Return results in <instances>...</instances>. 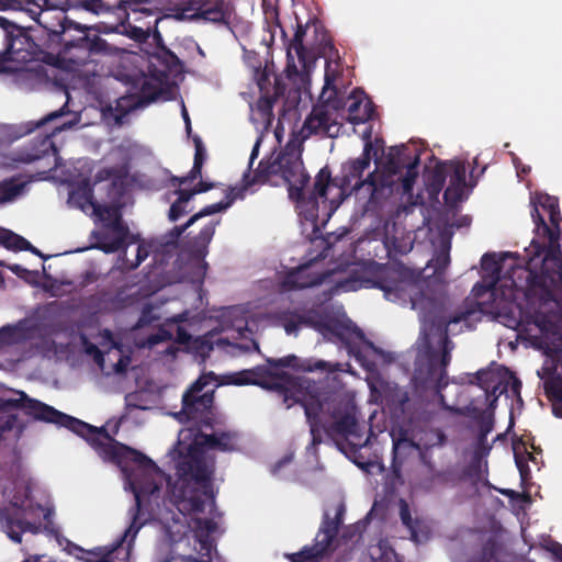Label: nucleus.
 Instances as JSON below:
<instances>
[{"label": "nucleus", "mask_w": 562, "mask_h": 562, "mask_svg": "<svg viewBox=\"0 0 562 562\" xmlns=\"http://www.w3.org/2000/svg\"><path fill=\"white\" fill-rule=\"evenodd\" d=\"M19 395L20 409L35 420L65 427L86 439L95 452L104 460L116 464L131 490L135 504L130 509L131 524L113 547L102 555L100 562H115L114 558L124 551L123 560L130 554V549L143 522H139L142 496L153 495L159 490L154 480L156 463L143 452L115 440L104 427L97 428L76 417L69 416L55 407L30 397L24 391H13Z\"/></svg>", "instance_id": "1"}, {"label": "nucleus", "mask_w": 562, "mask_h": 562, "mask_svg": "<svg viewBox=\"0 0 562 562\" xmlns=\"http://www.w3.org/2000/svg\"><path fill=\"white\" fill-rule=\"evenodd\" d=\"M268 366H257L236 374V385H259L268 390H284L282 382L290 384L294 390L291 398L304 408L306 422L310 426L312 442H321V432L330 437L346 439L350 453L356 454L363 446L352 442L349 438H361L359 424L356 417V405L342 394L324 387L315 381L307 379L293 380L286 372L273 371L281 368H296L297 357L289 355L283 358L267 359Z\"/></svg>", "instance_id": "2"}, {"label": "nucleus", "mask_w": 562, "mask_h": 562, "mask_svg": "<svg viewBox=\"0 0 562 562\" xmlns=\"http://www.w3.org/2000/svg\"><path fill=\"white\" fill-rule=\"evenodd\" d=\"M412 305L414 310H419L422 322L420 349L413 382L419 392L440 393L448 385L447 368L454 348L448 335L449 326L463 322L470 327L473 316L480 318L481 310L475 303L449 314L442 302L424 295L412 299Z\"/></svg>", "instance_id": "3"}, {"label": "nucleus", "mask_w": 562, "mask_h": 562, "mask_svg": "<svg viewBox=\"0 0 562 562\" xmlns=\"http://www.w3.org/2000/svg\"><path fill=\"white\" fill-rule=\"evenodd\" d=\"M205 449L233 452L238 450L236 431H214L194 435V440L179 450L181 454L177 463V472L181 480L178 492L180 510L187 513H204L205 501L214 503L215 493L213 476L215 460L209 459Z\"/></svg>", "instance_id": "4"}, {"label": "nucleus", "mask_w": 562, "mask_h": 562, "mask_svg": "<svg viewBox=\"0 0 562 562\" xmlns=\"http://www.w3.org/2000/svg\"><path fill=\"white\" fill-rule=\"evenodd\" d=\"M372 155H376L370 136L364 143L362 154L341 165L339 175L333 177L328 166L323 167L315 176L314 190L319 196V227L324 226L339 204L351 194L368 193L363 205L364 213L376 214L381 211L380 199L373 198V187L368 183L369 175L363 179V172L369 169Z\"/></svg>", "instance_id": "5"}, {"label": "nucleus", "mask_w": 562, "mask_h": 562, "mask_svg": "<svg viewBox=\"0 0 562 562\" xmlns=\"http://www.w3.org/2000/svg\"><path fill=\"white\" fill-rule=\"evenodd\" d=\"M37 24L47 40L45 45L56 49L63 61L74 66L88 64L93 56L112 54V47L94 30L69 20L65 11L58 9L42 10Z\"/></svg>", "instance_id": "6"}, {"label": "nucleus", "mask_w": 562, "mask_h": 562, "mask_svg": "<svg viewBox=\"0 0 562 562\" xmlns=\"http://www.w3.org/2000/svg\"><path fill=\"white\" fill-rule=\"evenodd\" d=\"M535 223V238L526 248L527 283L530 289L562 291V250L559 231L544 221L536 204L530 212Z\"/></svg>", "instance_id": "7"}, {"label": "nucleus", "mask_w": 562, "mask_h": 562, "mask_svg": "<svg viewBox=\"0 0 562 562\" xmlns=\"http://www.w3.org/2000/svg\"><path fill=\"white\" fill-rule=\"evenodd\" d=\"M79 3L82 9L97 15L113 13L122 19L132 13L135 22L148 19L143 26L121 22L113 29L138 43L146 42L162 19L159 8L151 0H80Z\"/></svg>", "instance_id": "8"}, {"label": "nucleus", "mask_w": 562, "mask_h": 562, "mask_svg": "<svg viewBox=\"0 0 562 562\" xmlns=\"http://www.w3.org/2000/svg\"><path fill=\"white\" fill-rule=\"evenodd\" d=\"M279 176L288 183L289 198L295 202L299 215L319 228L321 203L314 188L306 194L310 176L305 171L301 154L286 146L278 156Z\"/></svg>", "instance_id": "9"}, {"label": "nucleus", "mask_w": 562, "mask_h": 562, "mask_svg": "<svg viewBox=\"0 0 562 562\" xmlns=\"http://www.w3.org/2000/svg\"><path fill=\"white\" fill-rule=\"evenodd\" d=\"M64 114L65 112L63 109H60L47 114L37 122L27 123V126H30L27 128V133H31L36 128L45 130L20 150V161L25 164L41 161L43 162V168L45 169L44 172L55 170L61 165V158L59 157L58 148L56 147L53 137L65 128L70 127L71 123L54 125L49 131L46 128V126L60 119Z\"/></svg>", "instance_id": "10"}, {"label": "nucleus", "mask_w": 562, "mask_h": 562, "mask_svg": "<svg viewBox=\"0 0 562 562\" xmlns=\"http://www.w3.org/2000/svg\"><path fill=\"white\" fill-rule=\"evenodd\" d=\"M330 63L326 61L325 85L322 90L321 99L322 105L313 108L310 115L306 117L302 132L311 134H322L328 137H335L340 126L333 119L329 108L338 111L345 108L342 98L339 97L337 88L334 86L335 75L329 72Z\"/></svg>", "instance_id": "11"}, {"label": "nucleus", "mask_w": 562, "mask_h": 562, "mask_svg": "<svg viewBox=\"0 0 562 562\" xmlns=\"http://www.w3.org/2000/svg\"><path fill=\"white\" fill-rule=\"evenodd\" d=\"M407 149L405 145L391 147L383 162L376 160V167L369 172L368 183L373 187V198L380 199L383 203L393 194L394 187L401 179V172L407 167L402 159L403 153Z\"/></svg>", "instance_id": "12"}, {"label": "nucleus", "mask_w": 562, "mask_h": 562, "mask_svg": "<svg viewBox=\"0 0 562 562\" xmlns=\"http://www.w3.org/2000/svg\"><path fill=\"white\" fill-rule=\"evenodd\" d=\"M232 12V0H182L173 16L177 20L202 19L212 23L228 24Z\"/></svg>", "instance_id": "13"}, {"label": "nucleus", "mask_w": 562, "mask_h": 562, "mask_svg": "<svg viewBox=\"0 0 562 562\" xmlns=\"http://www.w3.org/2000/svg\"><path fill=\"white\" fill-rule=\"evenodd\" d=\"M213 392H205L201 396L191 397L190 393L182 395V408L175 414L181 424L192 423L194 428L190 430L200 434L203 428H213L215 414L213 412Z\"/></svg>", "instance_id": "14"}, {"label": "nucleus", "mask_w": 562, "mask_h": 562, "mask_svg": "<svg viewBox=\"0 0 562 562\" xmlns=\"http://www.w3.org/2000/svg\"><path fill=\"white\" fill-rule=\"evenodd\" d=\"M438 420L439 413L436 411H423L411 420V432L417 449H429L446 442L445 432L438 427H432V424Z\"/></svg>", "instance_id": "15"}, {"label": "nucleus", "mask_w": 562, "mask_h": 562, "mask_svg": "<svg viewBox=\"0 0 562 562\" xmlns=\"http://www.w3.org/2000/svg\"><path fill=\"white\" fill-rule=\"evenodd\" d=\"M0 26L5 32V47L2 54V63L20 61L26 59L30 55V36L24 29L13 24L5 18L0 16Z\"/></svg>", "instance_id": "16"}, {"label": "nucleus", "mask_w": 562, "mask_h": 562, "mask_svg": "<svg viewBox=\"0 0 562 562\" xmlns=\"http://www.w3.org/2000/svg\"><path fill=\"white\" fill-rule=\"evenodd\" d=\"M322 334H330L338 338L348 348L349 353L353 355L357 360L361 359V352L356 340L363 342L374 352H380V349L375 345L367 339L362 329L357 326H347L336 319H326Z\"/></svg>", "instance_id": "17"}, {"label": "nucleus", "mask_w": 562, "mask_h": 562, "mask_svg": "<svg viewBox=\"0 0 562 562\" xmlns=\"http://www.w3.org/2000/svg\"><path fill=\"white\" fill-rule=\"evenodd\" d=\"M183 64L175 53L165 46L150 55L148 70L153 77L164 80L182 72Z\"/></svg>", "instance_id": "18"}, {"label": "nucleus", "mask_w": 562, "mask_h": 562, "mask_svg": "<svg viewBox=\"0 0 562 562\" xmlns=\"http://www.w3.org/2000/svg\"><path fill=\"white\" fill-rule=\"evenodd\" d=\"M0 530L16 543L22 541V535L26 531L37 533L38 527L25 520L23 514L14 508H0Z\"/></svg>", "instance_id": "19"}, {"label": "nucleus", "mask_w": 562, "mask_h": 562, "mask_svg": "<svg viewBox=\"0 0 562 562\" xmlns=\"http://www.w3.org/2000/svg\"><path fill=\"white\" fill-rule=\"evenodd\" d=\"M481 267L487 274L483 276L482 281L477 282L472 291L475 296H480L485 292H491L494 295L501 277V262L496 260L494 254H485L481 259Z\"/></svg>", "instance_id": "20"}, {"label": "nucleus", "mask_w": 562, "mask_h": 562, "mask_svg": "<svg viewBox=\"0 0 562 562\" xmlns=\"http://www.w3.org/2000/svg\"><path fill=\"white\" fill-rule=\"evenodd\" d=\"M306 34V26L297 23L293 38L286 45V72L291 77L293 74L297 75L299 70L295 64V57L299 63L306 66V48L303 45V38Z\"/></svg>", "instance_id": "21"}, {"label": "nucleus", "mask_w": 562, "mask_h": 562, "mask_svg": "<svg viewBox=\"0 0 562 562\" xmlns=\"http://www.w3.org/2000/svg\"><path fill=\"white\" fill-rule=\"evenodd\" d=\"M392 441H393V448H392V463L391 468L395 475H400L402 465H403V459L406 456V453L413 449H417L415 439L413 437V434L409 430L401 428L398 430L397 436H395L394 432H392Z\"/></svg>", "instance_id": "22"}, {"label": "nucleus", "mask_w": 562, "mask_h": 562, "mask_svg": "<svg viewBox=\"0 0 562 562\" xmlns=\"http://www.w3.org/2000/svg\"><path fill=\"white\" fill-rule=\"evenodd\" d=\"M272 176H279L278 157L263 158L258 164L254 175L250 173V170L244 173L243 188L240 190L243 192L255 184H263L268 182Z\"/></svg>", "instance_id": "23"}, {"label": "nucleus", "mask_w": 562, "mask_h": 562, "mask_svg": "<svg viewBox=\"0 0 562 562\" xmlns=\"http://www.w3.org/2000/svg\"><path fill=\"white\" fill-rule=\"evenodd\" d=\"M271 86V82H266V87L260 91V97L257 101V110L258 112L263 116L269 119L273 115L272 110L276 101L279 99V97L283 95L284 93V86L282 85L281 80L274 77L273 86Z\"/></svg>", "instance_id": "24"}, {"label": "nucleus", "mask_w": 562, "mask_h": 562, "mask_svg": "<svg viewBox=\"0 0 562 562\" xmlns=\"http://www.w3.org/2000/svg\"><path fill=\"white\" fill-rule=\"evenodd\" d=\"M125 179L126 172L115 167L102 168L94 177L95 182L111 180L108 194L115 200L124 195L126 186Z\"/></svg>", "instance_id": "25"}, {"label": "nucleus", "mask_w": 562, "mask_h": 562, "mask_svg": "<svg viewBox=\"0 0 562 562\" xmlns=\"http://www.w3.org/2000/svg\"><path fill=\"white\" fill-rule=\"evenodd\" d=\"M30 180L14 175L0 181V204L11 203L26 192Z\"/></svg>", "instance_id": "26"}, {"label": "nucleus", "mask_w": 562, "mask_h": 562, "mask_svg": "<svg viewBox=\"0 0 562 562\" xmlns=\"http://www.w3.org/2000/svg\"><path fill=\"white\" fill-rule=\"evenodd\" d=\"M358 92V89H355L347 102H344L348 109V121L353 124L364 123L372 117L373 113L371 102L367 101L362 104V99L357 95Z\"/></svg>", "instance_id": "27"}, {"label": "nucleus", "mask_w": 562, "mask_h": 562, "mask_svg": "<svg viewBox=\"0 0 562 562\" xmlns=\"http://www.w3.org/2000/svg\"><path fill=\"white\" fill-rule=\"evenodd\" d=\"M342 509H339L335 518H330L327 514L324 516L319 531L315 540L325 549L329 550L334 539L336 538L341 522Z\"/></svg>", "instance_id": "28"}, {"label": "nucleus", "mask_w": 562, "mask_h": 562, "mask_svg": "<svg viewBox=\"0 0 562 562\" xmlns=\"http://www.w3.org/2000/svg\"><path fill=\"white\" fill-rule=\"evenodd\" d=\"M306 268L288 273L283 286L288 290H297L318 285L323 282V276H310Z\"/></svg>", "instance_id": "29"}, {"label": "nucleus", "mask_w": 562, "mask_h": 562, "mask_svg": "<svg viewBox=\"0 0 562 562\" xmlns=\"http://www.w3.org/2000/svg\"><path fill=\"white\" fill-rule=\"evenodd\" d=\"M244 63L252 71V78L259 90H262L266 87V82H269L270 74L266 67H262V60L259 54L255 50L244 49Z\"/></svg>", "instance_id": "30"}, {"label": "nucleus", "mask_w": 562, "mask_h": 562, "mask_svg": "<svg viewBox=\"0 0 562 562\" xmlns=\"http://www.w3.org/2000/svg\"><path fill=\"white\" fill-rule=\"evenodd\" d=\"M238 198H243L241 190H239L237 188H232L229 190L228 194L226 195L225 201H221V202L204 206L201 211H199L198 213H195L194 215H192L189 218V224H194L198 220H200L202 217L225 211Z\"/></svg>", "instance_id": "31"}, {"label": "nucleus", "mask_w": 562, "mask_h": 562, "mask_svg": "<svg viewBox=\"0 0 562 562\" xmlns=\"http://www.w3.org/2000/svg\"><path fill=\"white\" fill-rule=\"evenodd\" d=\"M484 453L481 450L473 451L470 462L463 469V475L473 482H481L487 472V461Z\"/></svg>", "instance_id": "32"}, {"label": "nucleus", "mask_w": 562, "mask_h": 562, "mask_svg": "<svg viewBox=\"0 0 562 562\" xmlns=\"http://www.w3.org/2000/svg\"><path fill=\"white\" fill-rule=\"evenodd\" d=\"M215 233V224L209 223L206 224L200 233L190 241L191 252L199 257H205L207 252V246L211 243Z\"/></svg>", "instance_id": "33"}, {"label": "nucleus", "mask_w": 562, "mask_h": 562, "mask_svg": "<svg viewBox=\"0 0 562 562\" xmlns=\"http://www.w3.org/2000/svg\"><path fill=\"white\" fill-rule=\"evenodd\" d=\"M69 202L82 211H87L89 209H92L93 211L94 205L98 204L93 196V190L88 183H85L78 187V189L71 191L69 194Z\"/></svg>", "instance_id": "34"}, {"label": "nucleus", "mask_w": 562, "mask_h": 562, "mask_svg": "<svg viewBox=\"0 0 562 562\" xmlns=\"http://www.w3.org/2000/svg\"><path fill=\"white\" fill-rule=\"evenodd\" d=\"M327 553L316 540L313 546H306L301 551L288 554L286 558L291 562H319V560Z\"/></svg>", "instance_id": "35"}, {"label": "nucleus", "mask_w": 562, "mask_h": 562, "mask_svg": "<svg viewBox=\"0 0 562 562\" xmlns=\"http://www.w3.org/2000/svg\"><path fill=\"white\" fill-rule=\"evenodd\" d=\"M175 193L178 195V199L171 204L168 214L171 222L178 221L181 216L191 211L188 210V204L192 200V196L187 192V190L179 188Z\"/></svg>", "instance_id": "36"}, {"label": "nucleus", "mask_w": 562, "mask_h": 562, "mask_svg": "<svg viewBox=\"0 0 562 562\" xmlns=\"http://www.w3.org/2000/svg\"><path fill=\"white\" fill-rule=\"evenodd\" d=\"M447 178H448L447 162H438L434 167V169L428 178L429 191L434 194H438L443 189Z\"/></svg>", "instance_id": "37"}, {"label": "nucleus", "mask_w": 562, "mask_h": 562, "mask_svg": "<svg viewBox=\"0 0 562 562\" xmlns=\"http://www.w3.org/2000/svg\"><path fill=\"white\" fill-rule=\"evenodd\" d=\"M194 142V160L191 170L189 171V178H201L202 168L206 159V149L202 139L199 136L193 138Z\"/></svg>", "instance_id": "38"}, {"label": "nucleus", "mask_w": 562, "mask_h": 562, "mask_svg": "<svg viewBox=\"0 0 562 562\" xmlns=\"http://www.w3.org/2000/svg\"><path fill=\"white\" fill-rule=\"evenodd\" d=\"M277 319L288 335H296L301 327L300 313L295 311L280 312Z\"/></svg>", "instance_id": "39"}, {"label": "nucleus", "mask_w": 562, "mask_h": 562, "mask_svg": "<svg viewBox=\"0 0 562 562\" xmlns=\"http://www.w3.org/2000/svg\"><path fill=\"white\" fill-rule=\"evenodd\" d=\"M449 186L465 187V166L462 162H447Z\"/></svg>", "instance_id": "40"}, {"label": "nucleus", "mask_w": 562, "mask_h": 562, "mask_svg": "<svg viewBox=\"0 0 562 562\" xmlns=\"http://www.w3.org/2000/svg\"><path fill=\"white\" fill-rule=\"evenodd\" d=\"M544 394L550 402L562 398V378L552 374L543 382Z\"/></svg>", "instance_id": "41"}, {"label": "nucleus", "mask_w": 562, "mask_h": 562, "mask_svg": "<svg viewBox=\"0 0 562 562\" xmlns=\"http://www.w3.org/2000/svg\"><path fill=\"white\" fill-rule=\"evenodd\" d=\"M2 246L12 251H25V249L31 247V243L9 229L8 235L5 236V243H3Z\"/></svg>", "instance_id": "42"}, {"label": "nucleus", "mask_w": 562, "mask_h": 562, "mask_svg": "<svg viewBox=\"0 0 562 562\" xmlns=\"http://www.w3.org/2000/svg\"><path fill=\"white\" fill-rule=\"evenodd\" d=\"M93 214L97 215L101 221L111 223L115 217L121 215L117 206L114 205H94Z\"/></svg>", "instance_id": "43"}, {"label": "nucleus", "mask_w": 562, "mask_h": 562, "mask_svg": "<svg viewBox=\"0 0 562 562\" xmlns=\"http://www.w3.org/2000/svg\"><path fill=\"white\" fill-rule=\"evenodd\" d=\"M409 402L408 392L402 389H395L391 395V404L398 411L405 412Z\"/></svg>", "instance_id": "44"}, {"label": "nucleus", "mask_w": 562, "mask_h": 562, "mask_svg": "<svg viewBox=\"0 0 562 562\" xmlns=\"http://www.w3.org/2000/svg\"><path fill=\"white\" fill-rule=\"evenodd\" d=\"M475 378L477 381V385L484 390L485 396L488 398L490 397L488 387L491 384H493L495 382L494 373L488 370H479L475 373Z\"/></svg>", "instance_id": "45"}, {"label": "nucleus", "mask_w": 562, "mask_h": 562, "mask_svg": "<svg viewBox=\"0 0 562 562\" xmlns=\"http://www.w3.org/2000/svg\"><path fill=\"white\" fill-rule=\"evenodd\" d=\"M126 239H123L122 237L114 236L113 238L108 240V237H105V240L100 244V249H102L106 254L116 252L121 249H124L126 247Z\"/></svg>", "instance_id": "46"}, {"label": "nucleus", "mask_w": 562, "mask_h": 562, "mask_svg": "<svg viewBox=\"0 0 562 562\" xmlns=\"http://www.w3.org/2000/svg\"><path fill=\"white\" fill-rule=\"evenodd\" d=\"M419 164V157L416 156L413 162L407 164V172L402 178V186L404 191H409L415 182L416 171L415 168Z\"/></svg>", "instance_id": "47"}, {"label": "nucleus", "mask_w": 562, "mask_h": 562, "mask_svg": "<svg viewBox=\"0 0 562 562\" xmlns=\"http://www.w3.org/2000/svg\"><path fill=\"white\" fill-rule=\"evenodd\" d=\"M434 272L438 277L442 276L449 263H450V256L448 251H440L436 258L434 259Z\"/></svg>", "instance_id": "48"}, {"label": "nucleus", "mask_w": 562, "mask_h": 562, "mask_svg": "<svg viewBox=\"0 0 562 562\" xmlns=\"http://www.w3.org/2000/svg\"><path fill=\"white\" fill-rule=\"evenodd\" d=\"M463 187L448 186L443 192V199L448 204H456L461 201L463 195Z\"/></svg>", "instance_id": "49"}, {"label": "nucleus", "mask_w": 562, "mask_h": 562, "mask_svg": "<svg viewBox=\"0 0 562 562\" xmlns=\"http://www.w3.org/2000/svg\"><path fill=\"white\" fill-rule=\"evenodd\" d=\"M400 517H401L402 524L412 530L413 536H416V532L413 527V518L411 515V509H409L408 504L404 499L400 501Z\"/></svg>", "instance_id": "50"}, {"label": "nucleus", "mask_w": 562, "mask_h": 562, "mask_svg": "<svg viewBox=\"0 0 562 562\" xmlns=\"http://www.w3.org/2000/svg\"><path fill=\"white\" fill-rule=\"evenodd\" d=\"M106 226L113 233H115L116 237H122L123 239H126L130 234L128 227L125 224H123L121 215L115 217L111 223H108Z\"/></svg>", "instance_id": "51"}, {"label": "nucleus", "mask_w": 562, "mask_h": 562, "mask_svg": "<svg viewBox=\"0 0 562 562\" xmlns=\"http://www.w3.org/2000/svg\"><path fill=\"white\" fill-rule=\"evenodd\" d=\"M325 321L326 319H323V318L315 319V317L310 314L308 315L300 314L301 326L305 325V326L312 327L319 333H323Z\"/></svg>", "instance_id": "52"}, {"label": "nucleus", "mask_w": 562, "mask_h": 562, "mask_svg": "<svg viewBox=\"0 0 562 562\" xmlns=\"http://www.w3.org/2000/svg\"><path fill=\"white\" fill-rule=\"evenodd\" d=\"M270 19L274 20V24L269 25V31L271 32L272 37L274 36L276 30L279 29L281 36H282L283 41L285 42L288 36L278 19V11L276 9L271 10L270 12H266V20L268 21Z\"/></svg>", "instance_id": "53"}, {"label": "nucleus", "mask_w": 562, "mask_h": 562, "mask_svg": "<svg viewBox=\"0 0 562 562\" xmlns=\"http://www.w3.org/2000/svg\"><path fill=\"white\" fill-rule=\"evenodd\" d=\"M194 524L198 530L205 531L207 535L216 530V522L211 518H196Z\"/></svg>", "instance_id": "54"}, {"label": "nucleus", "mask_w": 562, "mask_h": 562, "mask_svg": "<svg viewBox=\"0 0 562 562\" xmlns=\"http://www.w3.org/2000/svg\"><path fill=\"white\" fill-rule=\"evenodd\" d=\"M303 370L304 371H308V372H313V371H317V370H321V371H328V372H331L333 369H331V364L324 361V360H317V361H308L304 367H303Z\"/></svg>", "instance_id": "55"}, {"label": "nucleus", "mask_w": 562, "mask_h": 562, "mask_svg": "<svg viewBox=\"0 0 562 562\" xmlns=\"http://www.w3.org/2000/svg\"><path fill=\"white\" fill-rule=\"evenodd\" d=\"M148 256V251L147 249L143 246V245H139L137 247V252H136V258L134 261H132L131 263H125V267L127 270H134L136 269Z\"/></svg>", "instance_id": "56"}, {"label": "nucleus", "mask_w": 562, "mask_h": 562, "mask_svg": "<svg viewBox=\"0 0 562 562\" xmlns=\"http://www.w3.org/2000/svg\"><path fill=\"white\" fill-rule=\"evenodd\" d=\"M207 385V381L204 376H200L196 381H194L191 386L184 392L190 393L191 397L201 396V392Z\"/></svg>", "instance_id": "57"}, {"label": "nucleus", "mask_w": 562, "mask_h": 562, "mask_svg": "<svg viewBox=\"0 0 562 562\" xmlns=\"http://www.w3.org/2000/svg\"><path fill=\"white\" fill-rule=\"evenodd\" d=\"M140 92L147 102L155 101L158 95L157 89L155 87H151L147 80L143 82Z\"/></svg>", "instance_id": "58"}, {"label": "nucleus", "mask_w": 562, "mask_h": 562, "mask_svg": "<svg viewBox=\"0 0 562 562\" xmlns=\"http://www.w3.org/2000/svg\"><path fill=\"white\" fill-rule=\"evenodd\" d=\"M172 335L166 329H159L158 333L153 334L148 337V344L150 346L157 345L161 341L170 340Z\"/></svg>", "instance_id": "59"}, {"label": "nucleus", "mask_w": 562, "mask_h": 562, "mask_svg": "<svg viewBox=\"0 0 562 562\" xmlns=\"http://www.w3.org/2000/svg\"><path fill=\"white\" fill-rule=\"evenodd\" d=\"M127 297L123 295L122 291H117L113 297L109 299L113 310H122L126 306Z\"/></svg>", "instance_id": "60"}, {"label": "nucleus", "mask_w": 562, "mask_h": 562, "mask_svg": "<svg viewBox=\"0 0 562 562\" xmlns=\"http://www.w3.org/2000/svg\"><path fill=\"white\" fill-rule=\"evenodd\" d=\"M214 188V183L206 182V181H200L196 186H194L192 189L187 190V192L193 198L196 194L207 192Z\"/></svg>", "instance_id": "61"}, {"label": "nucleus", "mask_w": 562, "mask_h": 562, "mask_svg": "<svg viewBox=\"0 0 562 562\" xmlns=\"http://www.w3.org/2000/svg\"><path fill=\"white\" fill-rule=\"evenodd\" d=\"M540 205L548 213L553 212L557 209H559L558 200H555L549 195H546L543 198V200L540 202Z\"/></svg>", "instance_id": "62"}, {"label": "nucleus", "mask_w": 562, "mask_h": 562, "mask_svg": "<svg viewBox=\"0 0 562 562\" xmlns=\"http://www.w3.org/2000/svg\"><path fill=\"white\" fill-rule=\"evenodd\" d=\"M515 461H516V465L519 470L521 480H524V481L527 480V477L529 476V473H530L528 464L521 458H519L517 454H515Z\"/></svg>", "instance_id": "63"}, {"label": "nucleus", "mask_w": 562, "mask_h": 562, "mask_svg": "<svg viewBox=\"0 0 562 562\" xmlns=\"http://www.w3.org/2000/svg\"><path fill=\"white\" fill-rule=\"evenodd\" d=\"M87 352L89 355L93 356L95 362H98L99 364L103 363L104 357H103L102 351L98 348V346L90 344L87 347Z\"/></svg>", "instance_id": "64"}]
</instances>
